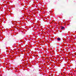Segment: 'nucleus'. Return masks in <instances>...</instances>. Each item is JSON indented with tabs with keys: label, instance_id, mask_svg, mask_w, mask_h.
Listing matches in <instances>:
<instances>
[{
	"label": "nucleus",
	"instance_id": "3",
	"mask_svg": "<svg viewBox=\"0 0 76 76\" xmlns=\"http://www.w3.org/2000/svg\"><path fill=\"white\" fill-rule=\"evenodd\" d=\"M3 1H4V0H2Z\"/></svg>",
	"mask_w": 76,
	"mask_h": 76
},
{
	"label": "nucleus",
	"instance_id": "1",
	"mask_svg": "<svg viewBox=\"0 0 76 76\" xmlns=\"http://www.w3.org/2000/svg\"><path fill=\"white\" fill-rule=\"evenodd\" d=\"M57 39L58 41H60V40H61V39L59 37Z\"/></svg>",
	"mask_w": 76,
	"mask_h": 76
},
{
	"label": "nucleus",
	"instance_id": "2",
	"mask_svg": "<svg viewBox=\"0 0 76 76\" xmlns=\"http://www.w3.org/2000/svg\"><path fill=\"white\" fill-rule=\"evenodd\" d=\"M61 28V29L63 30L64 29V27L63 26H62Z\"/></svg>",
	"mask_w": 76,
	"mask_h": 76
}]
</instances>
